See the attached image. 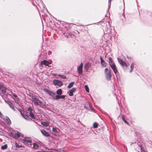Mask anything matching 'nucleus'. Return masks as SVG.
Returning a JSON list of instances; mask_svg holds the SVG:
<instances>
[{
	"label": "nucleus",
	"mask_w": 152,
	"mask_h": 152,
	"mask_svg": "<svg viewBox=\"0 0 152 152\" xmlns=\"http://www.w3.org/2000/svg\"><path fill=\"white\" fill-rule=\"evenodd\" d=\"M33 102L36 106H39L42 107H44L45 106L44 103L40 101L38 98L36 96L33 100H32Z\"/></svg>",
	"instance_id": "obj_1"
},
{
	"label": "nucleus",
	"mask_w": 152,
	"mask_h": 152,
	"mask_svg": "<svg viewBox=\"0 0 152 152\" xmlns=\"http://www.w3.org/2000/svg\"><path fill=\"white\" fill-rule=\"evenodd\" d=\"M134 148L138 151L140 150L141 152H147L144 147L142 146L140 142H137V144L134 145Z\"/></svg>",
	"instance_id": "obj_2"
},
{
	"label": "nucleus",
	"mask_w": 152,
	"mask_h": 152,
	"mask_svg": "<svg viewBox=\"0 0 152 152\" xmlns=\"http://www.w3.org/2000/svg\"><path fill=\"white\" fill-rule=\"evenodd\" d=\"M104 73L106 79L107 80H110L112 76L111 70L107 68H105L104 70Z\"/></svg>",
	"instance_id": "obj_3"
},
{
	"label": "nucleus",
	"mask_w": 152,
	"mask_h": 152,
	"mask_svg": "<svg viewBox=\"0 0 152 152\" xmlns=\"http://www.w3.org/2000/svg\"><path fill=\"white\" fill-rule=\"evenodd\" d=\"M28 113L29 114L30 116L33 119H35V116L34 115L33 113L32 112L33 109L31 107H28Z\"/></svg>",
	"instance_id": "obj_4"
},
{
	"label": "nucleus",
	"mask_w": 152,
	"mask_h": 152,
	"mask_svg": "<svg viewBox=\"0 0 152 152\" xmlns=\"http://www.w3.org/2000/svg\"><path fill=\"white\" fill-rule=\"evenodd\" d=\"M83 65L82 63H81L80 65L77 66V72L80 75H81L83 73Z\"/></svg>",
	"instance_id": "obj_5"
},
{
	"label": "nucleus",
	"mask_w": 152,
	"mask_h": 152,
	"mask_svg": "<svg viewBox=\"0 0 152 152\" xmlns=\"http://www.w3.org/2000/svg\"><path fill=\"white\" fill-rule=\"evenodd\" d=\"M53 83L55 85L60 87L63 84V83L61 81L56 79H55L53 80Z\"/></svg>",
	"instance_id": "obj_6"
},
{
	"label": "nucleus",
	"mask_w": 152,
	"mask_h": 152,
	"mask_svg": "<svg viewBox=\"0 0 152 152\" xmlns=\"http://www.w3.org/2000/svg\"><path fill=\"white\" fill-rule=\"evenodd\" d=\"M117 59L118 62L123 67L125 66L127 67L128 66L127 64L124 61L119 58H118Z\"/></svg>",
	"instance_id": "obj_7"
},
{
	"label": "nucleus",
	"mask_w": 152,
	"mask_h": 152,
	"mask_svg": "<svg viewBox=\"0 0 152 152\" xmlns=\"http://www.w3.org/2000/svg\"><path fill=\"white\" fill-rule=\"evenodd\" d=\"M10 134L15 139H17L20 136V133L18 132L15 133L11 132Z\"/></svg>",
	"instance_id": "obj_8"
},
{
	"label": "nucleus",
	"mask_w": 152,
	"mask_h": 152,
	"mask_svg": "<svg viewBox=\"0 0 152 152\" xmlns=\"http://www.w3.org/2000/svg\"><path fill=\"white\" fill-rule=\"evenodd\" d=\"M41 65H44L45 66H49V64H50V63L46 60H44L42 61L40 63Z\"/></svg>",
	"instance_id": "obj_9"
},
{
	"label": "nucleus",
	"mask_w": 152,
	"mask_h": 152,
	"mask_svg": "<svg viewBox=\"0 0 152 152\" xmlns=\"http://www.w3.org/2000/svg\"><path fill=\"white\" fill-rule=\"evenodd\" d=\"M47 92L50 96L52 97L53 99V98H54L55 96L56 95V93L49 90H48Z\"/></svg>",
	"instance_id": "obj_10"
},
{
	"label": "nucleus",
	"mask_w": 152,
	"mask_h": 152,
	"mask_svg": "<svg viewBox=\"0 0 152 152\" xmlns=\"http://www.w3.org/2000/svg\"><path fill=\"white\" fill-rule=\"evenodd\" d=\"M91 65L89 63H87L84 66V69L86 71H87L90 67Z\"/></svg>",
	"instance_id": "obj_11"
},
{
	"label": "nucleus",
	"mask_w": 152,
	"mask_h": 152,
	"mask_svg": "<svg viewBox=\"0 0 152 152\" xmlns=\"http://www.w3.org/2000/svg\"><path fill=\"white\" fill-rule=\"evenodd\" d=\"M76 90L75 88H73L70 90L69 93V95L70 96H72L73 95V93Z\"/></svg>",
	"instance_id": "obj_12"
},
{
	"label": "nucleus",
	"mask_w": 152,
	"mask_h": 152,
	"mask_svg": "<svg viewBox=\"0 0 152 152\" xmlns=\"http://www.w3.org/2000/svg\"><path fill=\"white\" fill-rule=\"evenodd\" d=\"M41 132L42 134L45 136H49V133L46 132L44 130L42 129L41 130Z\"/></svg>",
	"instance_id": "obj_13"
},
{
	"label": "nucleus",
	"mask_w": 152,
	"mask_h": 152,
	"mask_svg": "<svg viewBox=\"0 0 152 152\" xmlns=\"http://www.w3.org/2000/svg\"><path fill=\"white\" fill-rule=\"evenodd\" d=\"M111 67L113 70V71L114 73L117 76L118 71L116 69L115 65L114 66H113L112 67Z\"/></svg>",
	"instance_id": "obj_14"
},
{
	"label": "nucleus",
	"mask_w": 152,
	"mask_h": 152,
	"mask_svg": "<svg viewBox=\"0 0 152 152\" xmlns=\"http://www.w3.org/2000/svg\"><path fill=\"white\" fill-rule=\"evenodd\" d=\"M101 64L102 66L103 67L106 66V63L104 60H103L101 57H100Z\"/></svg>",
	"instance_id": "obj_15"
},
{
	"label": "nucleus",
	"mask_w": 152,
	"mask_h": 152,
	"mask_svg": "<svg viewBox=\"0 0 152 152\" xmlns=\"http://www.w3.org/2000/svg\"><path fill=\"white\" fill-rule=\"evenodd\" d=\"M5 120L6 122L8 124H11V121L9 118L7 117H5Z\"/></svg>",
	"instance_id": "obj_16"
},
{
	"label": "nucleus",
	"mask_w": 152,
	"mask_h": 152,
	"mask_svg": "<svg viewBox=\"0 0 152 152\" xmlns=\"http://www.w3.org/2000/svg\"><path fill=\"white\" fill-rule=\"evenodd\" d=\"M23 141L26 142L31 143V140L27 137H25L23 139Z\"/></svg>",
	"instance_id": "obj_17"
},
{
	"label": "nucleus",
	"mask_w": 152,
	"mask_h": 152,
	"mask_svg": "<svg viewBox=\"0 0 152 152\" xmlns=\"http://www.w3.org/2000/svg\"><path fill=\"white\" fill-rule=\"evenodd\" d=\"M21 114L22 115L23 117L26 120H30L31 119L29 118V117L28 116V115H22V113H21Z\"/></svg>",
	"instance_id": "obj_18"
},
{
	"label": "nucleus",
	"mask_w": 152,
	"mask_h": 152,
	"mask_svg": "<svg viewBox=\"0 0 152 152\" xmlns=\"http://www.w3.org/2000/svg\"><path fill=\"white\" fill-rule=\"evenodd\" d=\"M0 90L4 93H5L6 92V88L2 86H0Z\"/></svg>",
	"instance_id": "obj_19"
},
{
	"label": "nucleus",
	"mask_w": 152,
	"mask_h": 152,
	"mask_svg": "<svg viewBox=\"0 0 152 152\" xmlns=\"http://www.w3.org/2000/svg\"><path fill=\"white\" fill-rule=\"evenodd\" d=\"M39 147V146L36 143H34L33 144V149H37Z\"/></svg>",
	"instance_id": "obj_20"
},
{
	"label": "nucleus",
	"mask_w": 152,
	"mask_h": 152,
	"mask_svg": "<svg viewBox=\"0 0 152 152\" xmlns=\"http://www.w3.org/2000/svg\"><path fill=\"white\" fill-rule=\"evenodd\" d=\"M56 93L58 95H61L62 94V91L61 89H59L56 91Z\"/></svg>",
	"instance_id": "obj_21"
},
{
	"label": "nucleus",
	"mask_w": 152,
	"mask_h": 152,
	"mask_svg": "<svg viewBox=\"0 0 152 152\" xmlns=\"http://www.w3.org/2000/svg\"><path fill=\"white\" fill-rule=\"evenodd\" d=\"M8 104H9V106H10V107L13 110H15V107H14L13 106V104L10 102L8 103Z\"/></svg>",
	"instance_id": "obj_22"
},
{
	"label": "nucleus",
	"mask_w": 152,
	"mask_h": 152,
	"mask_svg": "<svg viewBox=\"0 0 152 152\" xmlns=\"http://www.w3.org/2000/svg\"><path fill=\"white\" fill-rule=\"evenodd\" d=\"M29 96L31 98L32 100H33L37 96L31 93L29 94Z\"/></svg>",
	"instance_id": "obj_23"
},
{
	"label": "nucleus",
	"mask_w": 152,
	"mask_h": 152,
	"mask_svg": "<svg viewBox=\"0 0 152 152\" xmlns=\"http://www.w3.org/2000/svg\"><path fill=\"white\" fill-rule=\"evenodd\" d=\"M13 96L15 97V98H14V100L16 101H18L19 99L17 95L15 94H13Z\"/></svg>",
	"instance_id": "obj_24"
},
{
	"label": "nucleus",
	"mask_w": 152,
	"mask_h": 152,
	"mask_svg": "<svg viewBox=\"0 0 152 152\" xmlns=\"http://www.w3.org/2000/svg\"><path fill=\"white\" fill-rule=\"evenodd\" d=\"M74 82H72L69 83V85L67 87L68 88H71V87H72L74 84Z\"/></svg>",
	"instance_id": "obj_25"
},
{
	"label": "nucleus",
	"mask_w": 152,
	"mask_h": 152,
	"mask_svg": "<svg viewBox=\"0 0 152 152\" xmlns=\"http://www.w3.org/2000/svg\"><path fill=\"white\" fill-rule=\"evenodd\" d=\"M60 99V95H56L53 98L54 100H58V99Z\"/></svg>",
	"instance_id": "obj_26"
},
{
	"label": "nucleus",
	"mask_w": 152,
	"mask_h": 152,
	"mask_svg": "<svg viewBox=\"0 0 152 152\" xmlns=\"http://www.w3.org/2000/svg\"><path fill=\"white\" fill-rule=\"evenodd\" d=\"M134 63H132L131 64V65L130 66L131 70L130 71V72L131 73L132 72V71L134 68Z\"/></svg>",
	"instance_id": "obj_27"
},
{
	"label": "nucleus",
	"mask_w": 152,
	"mask_h": 152,
	"mask_svg": "<svg viewBox=\"0 0 152 152\" xmlns=\"http://www.w3.org/2000/svg\"><path fill=\"white\" fill-rule=\"evenodd\" d=\"M7 145L6 144L2 146L1 147V149L2 150H4L6 149L7 148Z\"/></svg>",
	"instance_id": "obj_28"
},
{
	"label": "nucleus",
	"mask_w": 152,
	"mask_h": 152,
	"mask_svg": "<svg viewBox=\"0 0 152 152\" xmlns=\"http://www.w3.org/2000/svg\"><path fill=\"white\" fill-rule=\"evenodd\" d=\"M98 123H97L96 122H94V124H93V127L94 128H96L98 127Z\"/></svg>",
	"instance_id": "obj_29"
},
{
	"label": "nucleus",
	"mask_w": 152,
	"mask_h": 152,
	"mask_svg": "<svg viewBox=\"0 0 152 152\" xmlns=\"http://www.w3.org/2000/svg\"><path fill=\"white\" fill-rule=\"evenodd\" d=\"M41 124L45 126H47L48 125V123L46 122H42L41 123Z\"/></svg>",
	"instance_id": "obj_30"
},
{
	"label": "nucleus",
	"mask_w": 152,
	"mask_h": 152,
	"mask_svg": "<svg viewBox=\"0 0 152 152\" xmlns=\"http://www.w3.org/2000/svg\"><path fill=\"white\" fill-rule=\"evenodd\" d=\"M58 76L61 77L62 78L64 79H66V77L65 76L63 75H58Z\"/></svg>",
	"instance_id": "obj_31"
},
{
	"label": "nucleus",
	"mask_w": 152,
	"mask_h": 152,
	"mask_svg": "<svg viewBox=\"0 0 152 152\" xmlns=\"http://www.w3.org/2000/svg\"><path fill=\"white\" fill-rule=\"evenodd\" d=\"M109 63L110 67H112L113 66H114L115 65L114 63L113 62V61L109 62Z\"/></svg>",
	"instance_id": "obj_32"
},
{
	"label": "nucleus",
	"mask_w": 152,
	"mask_h": 152,
	"mask_svg": "<svg viewBox=\"0 0 152 152\" xmlns=\"http://www.w3.org/2000/svg\"><path fill=\"white\" fill-rule=\"evenodd\" d=\"M85 88L86 91L88 92H89V89L88 86L87 85H85Z\"/></svg>",
	"instance_id": "obj_33"
},
{
	"label": "nucleus",
	"mask_w": 152,
	"mask_h": 152,
	"mask_svg": "<svg viewBox=\"0 0 152 152\" xmlns=\"http://www.w3.org/2000/svg\"><path fill=\"white\" fill-rule=\"evenodd\" d=\"M15 146L17 148H20L22 147V145H19V144H18V143H15Z\"/></svg>",
	"instance_id": "obj_34"
},
{
	"label": "nucleus",
	"mask_w": 152,
	"mask_h": 152,
	"mask_svg": "<svg viewBox=\"0 0 152 152\" xmlns=\"http://www.w3.org/2000/svg\"><path fill=\"white\" fill-rule=\"evenodd\" d=\"M122 119L123 120V121H124L125 123L128 124V123L125 120V119H124V118L123 116H122Z\"/></svg>",
	"instance_id": "obj_35"
},
{
	"label": "nucleus",
	"mask_w": 152,
	"mask_h": 152,
	"mask_svg": "<svg viewBox=\"0 0 152 152\" xmlns=\"http://www.w3.org/2000/svg\"><path fill=\"white\" fill-rule=\"evenodd\" d=\"M65 97V95H60V99H64Z\"/></svg>",
	"instance_id": "obj_36"
},
{
	"label": "nucleus",
	"mask_w": 152,
	"mask_h": 152,
	"mask_svg": "<svg viewBox=\"0 0 152 152\" xmlns=\"http://www.w3.org/2000/svg\"><path fill=\"white\" fill-rule=\"evenodd\" d=\"M108 59H109V62H111L113 61H112V59L110 57H109L108 58Z\"/></svg>",
	"instance_id": "obj_37"
},
{
	"label": "nucleus",
	"mask_w": 152,
	"mask_h": 152,
	"mask_svg": "<svg viewBox=\"0 0 152 152\" xmlns=\"http://www.w3.org/2000/svg\"><path fill=\"white\" fill-rule=\"evenodd\" d=\"M53 131L55 132H57V129H56V128H53Z\"/></svg>",
	"instance_id": "obj_38"
},
{
	"label": "nucleus",
	"mask_w": 152,
	"mask_h": 152,
	"mask_svg": "<svg viewBox=\"0 0 152 152\" xmlns=\"http://www.w3.org/2000/svg\"><path fill=\"white\" fill-rule=\"evenodd\" d=\"M3 117V115L1 114V113L0 112V117H1V118H2Z\"/></svg>",
	"instance_id": "obj_39"
},
{
	"label": "nucleus",
	"mask_w": 152,
	"mask_h": 152,
	"mask_svg": "<svg viewBox=\"0 0 152 152\" xmlns=\"http://www.w3.org/2000/svg\"><path fill=\"white\" fill-rule=\"evenodd\" d=\"M111 0H109L108 2H109V5L110 6V4H111Z\"/></svg>",
	"instance_id": "obj_40"
},
{
	"label": "nucleus",
	"mask_w": 152,
	"mask_h": 152,
	"mask_svg": "<svg viewBox=\"0 0 152 152\" xmlns=\"http://www.w3.org/2000/svg\"><path fill=\"white\" fill-rule=\"evenodd\" d=\"M20 136H21L22 137H24V135L23 134H20Z\"/></svg>",
	"instance_id": "obj_41"
},
{
	"label": "nucleus",
	"mask_w": 152,
	"mask_h": 152,
	"mask_svg": "<svg viewBox=\"0 0 152 152\" xmlns=\"http://www.w3.org/2000/svg\"><path fill=\"white\" fill-rule=\"evenodd\" d=\"M41 145L42 146H43L44 145L42 143H41Z\"/></svg>",
	"instance_id": "obj_42"
}]
</instances>
